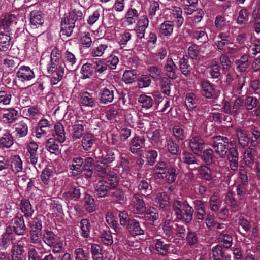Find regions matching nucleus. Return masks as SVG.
<instances>
[{
    "label": "nucleus",
    "mask_w": 260,
    "mask_h": 260,
    "mask_svg": "<svg viewBox=\"0 0 260 260\" xmlns=\"http://www.w3.org/2000/svg\"><path fill=\"white\" fill-rule=\"evenodd\" d=\"M173 209L178 220L186 223H189L192 220L193 209L187 202L182 204L181 202L176 200L173 203Z\"/></svg>",
    "instance_id": "f257e3e1"
},
{
    "label": "nucleus",
    "mask_w": 260,
    "mask_h": 260,
    "mask_svg": "<svg viewBox=\"0 0 260 260\" xmlns=\"http://www.w3.org/2000/svg\"><path fill=\"white\" fill-rule=\"evenodd\" d=\"M83 14L81 11L74 9L70 13L68 17H65L61 22V31L72 32L76 23L83 21Z\"/></svg>",
    "instance_id": "f03ea898"
},
{
    "label": "nucleus",
    "mask_w": 260,
    "mask_h": 260,
    "mask_svg": "<svg viewBox=\"0 0 260 260\" xmlns=\"http://www.w3.org/2000/svg\"><path fill=\"white\" fill-rule=\"evenodd\" d=\"M216 139L217 141L214 142L212 146L220 157H225L228 151L229 139L226 137L221 136H217Z\"/></svg>",
    "instance_id": "7ed1b4c3"
},
{
    "label": "nucleus",
    "mask_w": 260,
    "mask_h": 260,
    "mask_svg": "<svg viewBox=\"0 0 260 260\" xmlns=\"http://www.w3.org/2000/svg\"><path fill=\"white\" fill-rule=\"evenodd\" d=\"M204 142L199 136H193L189 139V146L196 154H199L204 148Z\"/></svg>",
    "instance_id": "20e7f679"
},
{
    "label": "nucleus",
    "mask_w": 260,
    "mask_h": 260,
    "mask_svg": "<svg viewBox=\"0 0 260 260\" xmlns=\"http://www.w3.org/2000/svg\"><path fill=\"white\" fill-rule=\"evenodd\" d=\"M16 24V16L14 14H10L5 17L0 22V31L6 32L13 31V27Z\"/></svg>",
    "instance_id": "39448f33"
},
{
    "label": "nucleus",
    "mask_w": 260,
    "mask_h": 260,
    "mask_svg": "<svg viewBox=\"0 0 260 260\" xmlns=\"http://www.w3.org/2000/svg\"><path fill=\"white\" fill-rule=\"evenodd\" d=\"M94 192L98 198H105L108 196L111 189L108 182L106 181L99 180L94 186Z\"/></svg>",
    "instance_id": "423d86ee"
},
{
    "label": "nucleus",
    "mask_w": 260,
    "mask_h": 260,
    "mask_svg": "<svg viewBox=\"0 0 260 260\" xmlns=\"http://www.w3.org/2000/svg\"><path fill=\"white\" fill-rule=\"evenodd\" d=\"M38 149V145L35 142H31L27 145L26 156L27 158L30 160V162L34 165L38 162L39 157Z\"/></svg>",
    "instance_id": "0eeeda50"
},
{
    "label": "nucleus",
    "mask_w": 260,
    "mask_h": 260,
    "mask_svg": "<svg viewBox=\"0 0 260 260\" xmlns=\"http://www.w3.org/2000/svg\"><path fill=\"white\" fill-rule=\"evenodd\" d=\"M84 160L81 157H75L72 159L69 165V169L71 171V175L74 177L79 175L83 170Z\"/></svg>",
    "instance_id": "6e6552de"
},
{
    "label": "nucleus",
    "mask_w": 260,
    "mask_h": 260,
    "mask_svg": "<svg viewBox=\"0 0 260 260\" xmlns=\"http://www.w3.org/2000/svg\"><path fill=\"white\" fill-rule=\"evenodd\" d=\"M133 209L134 213L137 214H143L145 210V203L143 201L142 197L136 193L134 196L133 199Z\"/></svg>",
    "instance_id": "1a4fd4ad"
},
{
    "label": "nucleus",
    "mask_w": 260,
    "mask_h": 260,
    "mask_svg": "<svg viewBox=\"0 0 260 260\" xmlns=\"http://www.w3.org/2000/svg\"><path fill=\"white\" fill-rule=\"evenodd\" d=\"M16 75L22 82L30 81L35 77L34 72L28 66L21 67L17 71Z\"/></svg>",
    "instance_id": "9d476101"
},
{
    "label": "nucleus",
    "mask_w": 260,
    "mask_h": 260,
    "mask_svg": "<svg viewBox=\"0 0 260 260\" xmlns=\"http://www.w3.org/2000/svg\"><path fill=\"white\" fill-rule=\"evenodd\" d=\"M144 145V140L137 136L133 137L129 143V151L133 154H138L141 151Z\"/></svg>",
    "instance_id": "9b49d317"
},
{
    "label": "nucleus",
    "mask_w": 260,
    "mask_h": 260,
    "mask_svg": "<svg viewBox=\"0 0 260 260\" xmlns=\"http://www.w3.org/2000/svg\"><path fill=\"white\" fill-rule=\"evenodd\" d=\"M165 71L166 75L172 79H175L177 77L176 72L177 68L171 58H168L165 64Z\"/></svg>",
    "instance_id": "f8f14e48"
},
{
    "label": "nucleus",
    "mask_w": 260,
    "mask_h": 260,
    "mask_svg": "<svg viewBox=\"0 0 260 260\" xmlns=\"http://www.w3.org/2000/svg\"><path fill=\"white\" fill-rule=\"evenodd\" d=\"M80 102L85 107H93L96 106V101L93 95L88 92L81 94Z\"/></svg>",
    "instance_id": "ddd939ff"
},
{
    "label": "nucleus",
    "mask_w": 260,
    "mask_h": 260,
    "mask_svg": "<svg viewBox=\"0 0 260 260\" xmlns=\"http://www.w3.org/2000/svg\"><path fill=\"white\" fill-rule=\"evenodd\" d=\"M95 137L93 134L87 133L82 137L81 145L85 151H89L95 144Z\"/></svg>",
    "instance_id": "4468645a"
},
{
    "label": "nucleus",
    "mask_w": 260,
    "mask_h": 260,
    "mask_svg": "<svg viewBox=\"0 0 260 260\" xmlns=\"http://www.w3.org/2000/svg\"><path fill=\"white\" fill-rule=\"evenodd\" d=\"M13 228L17 235L24 234L26 228L22 216H17L13 219Z\"/></svg>",
    "instance_id": "2eb2a0df"
},
{
    "label": "nucleus",
    "mask_w": 260,
    "mask_h": 260,
    "mask_svg": "<svg viewBox=\"0 0 260 260\" xmlns=\"http://www.w3.org/2000/svg\"><path fill=\"white\" fill-rule=\"evenodd\" d=\"M113 99V90H110L106 88L101 90L99 99V101L101 103L107 104L112 102Z\"/></svg>",
    "instance_id": "dca6fc26"
},
{
    "label": "nucleus",
    "mask_w": 260,
    "mask_h": 260,
    "mask_svg": "<svg viewBox=\"0 0 260 260\" xmlns=\"http://www.w3.org/2000/svg\"><path fill=\"white\" fill-rule=\"evenodd\" d=\"M55 133L54 137L60 143H63L66 140L65 132L63 125L60 123H56L54 126Z\"/></svg>",
    "instance_id": "f3484780"
},
{
    "label": "nucleus",
    "mask_w": 260,
    "mask_h": 260,
    "mask_svg": "<svg viewBox=\"0 0 260 260\" xmlns=\"http://www.w3.org/2000/svg\"><path fill=\"white\" fill-rule=\"evenodd\" d=\"M201 86L202 95L208 99L212 98L214 94V89L212 84L207 81H202Z\"/></svg>",
    "instance_id": "a211bd4d"
},
{
    "label": "nucleus",
    "mask_w": 260,
    "mask_h": 260,
    "mask_svg": "<svg viewBox=\"0 0 260 260\" xmlns=\"http://www.w3.org/2000/svg\"><path fill=\"white\" fill-rule=\"evenodd\" d=\"M64 68L61 66H58V70L49 73L51 74L50 82L52 85H55L61 80L64 75Z\"/></svg>",
    "instance_id": "6ab92c4d"
},
{
    "label": "nucleus",
    "mask_w": 260,
    "mask_h": 260,
    "mask_svg": "<svg viewBox=\"0 0 260 260\" xmlns=\"http://www.w3.org/2000/svg\"><path fill=\"white\" fill-rule=\"evenodd\" d=\"M180 69L182 74L186 77H189L191 74V68L188 64V57L183 56L179 60Z\"/></svg>",
    "instance_id": "aec40b11"
},
{
    "label": "nucleus",
    "mask_w": 260,
    "mask_h": 260,
    "mask_svg": "<svg viewBox=\"0 0 260 260\" xmlns=\"http://www.w3.org/2000/svg\"><path fill=\"white\" fill-rule=\"evenodd\" d=\"M147 72L150 77H151L154 81H157L160 80L162 72L161 69L156 66H148L147 69Z\"/></svg>",
    "instance_id": "412c9836"
},
{
    "label": "nucleus",
    "mask_w": 260,
    "mask_h": 260,
    "mask_svg": "<svg viewBox=\"0 0 260 260\" xmlns=\"http://www.w3.org/2000/svg\"><path fill=\"white\" fill-rule=\"evenodd\" d=\"M255 150L251 148H247L244 153V160L245 165L251 168L254 163Z\"/></svg>",
    "instance_id": "4be33fe9"
},
{
    "label": "nucleus",
    "mask_w": 260,
    "mask_h": 260,
    "mask_svg": "<svg viewBox=\"0 0 260 260\" xmlns=\"http://www.w3.org/2000/svg\"><path fill=\"white\" fill-rule=\"evenodd\" d=\"M30 22L32 27L37 28L43 24L44 20L40 12L32 11L30 13Z\"/></svg>",
    "instance_id": "5701e85b"
},
{
    "label": "nucleus",
    "mask_w": 260,
    "mask_h": 260,
    "mask_svg": "<svg viewBox=\"0 0 260 260\" xmlns=\"http://www.w3.org/2000/svg\"><path fill=\"white\" fill-rule=\"evenodd\" d=\"M155 202L162 209H167L170 205L169 197L165 192L158 193L155 198Z\"/></svg>",
    "instance_id": "b1692460"
},
{
    "label": "nucleus",
    "mask_w": 260,
    "mask_h": 260,
    "mask_svg": "<svg viewBox=\"0 0 260 260\" xmlns=\"http://www.w3.org/2000/svg\"><path fill=\"white\" fill-rule=\"evenodd\" d=\"M80 228L81 231V236L84 238H89L91 230V224L89 221L87 219H82L80 222Z\"/></svg>",
    "instance_id": "393cba45"
},
{
    "label": "nucleus",
    "mask_w": 260,
    "mask_h": 260,
    "mask_svg": "<svg viewBox=\"0 0 260 260\" xmlns=\"http://www.w3.org/2000/svg\"><path fill=\"white\" fill-rule=\"evenodd\" d=\"M127 228L134 235H141L144 234V231L140 227L139 222L135 219L131 220Z\"/></svg>",
    "instance_id": "a878e982"
},
{
    "label": "nucleus",
    "mask_w": 260,
    "mask_h": 260,
    "mask_svg": "<svg viewBox=\"0 0 260 260\" xmlns=\"http://www.w3.org/2000/svg\"><path fill=\"white\" fill-rule=\"evenodd\" d=\"M236 133L239 144L243 147L247 146L249 144V139L245 131L241 128H237Z\"/></svg>",
    "instance_id": "bb28decb"
},
{
    "label": "nucleus",
    "mask_w": 260,
    "mask_h": 260,
    "mask_svg": "<svg viewBox=\"0 0 260 260\" xmlns=\"http://www.w3.org/2000/svg\"><path fill=\"white\" fill-rule=\"evenodd\" d=\"M20 208L22 212L27 217L31 216L34 211L30 202L27 199L21 200Z\"/></svg>",
    "instance_id": "cd10ccee"
},
{
    "label": "nucleus",
    "mask_w": 260,
    "mask_h": 260,
    "mask_svg": "<svg viewBox=\"0 0 260 260\" xmlns=\"http://www.w3.org/2000/svg\"><path fill=\"white\" fill-rule=\"evenodd\" d=\"M84 200L85 202V209L88 212L92 213L95 211L96 205L94 199L92 196L88 193H85Z\"/></svg>",
    "instance_id": "c85d7f7f"
},
{
    "label": "nucleus",
    "mask_w": 260,
    "mask_h": 260,
    "mask_svg": "<svg viewBox=\"0 0 260 260\" xmlns=\"http://www.w3.org/2000/svg\"><path fill=\"white\" fill-rule=\"evenodd\" d=\"M46 148L50 153L56 155H58L60 152L59 145L53 138L48 139L46 143Z\"/></svg>",
    "instance_id": "c756f323"
},
{
    "label": "nucleus",
    "mask_w": 260,
    "mask_h": 260,
    "mask_svg": "<svg viewBox=\"0 0 260 260\" xmlns=\"http://www.w3.org/2000/svg\"><path fill=\"white\" fill-rule=\"evenodd\" d=\"M199 171L201 176L204 179L208 181L216 180V176L213 175L212 171L207 167L201 166L199 168Z\"/></svg>",
    "instance_id": "7c9ffc66"
},
{
    "label": "nucleus",
    "mask_w": 260,
    "mask_h": 260,
    "mask_svg": "<svg viewBox=\"0 0 260 260\" xmlns=\"http://www.w3.org/2000/svg\"><path fill=\"white\" fill-rule=\"evenodd\" d=\"M18 112L14 109L7 110L3 114L2 119L6 123H9L13 122L17 118Z\"/></svg>",
    "instance_id": "2f4dec72"
},
{
    "label": "nucleus",
    "mask_w": 260,
    "mask_h": 260,
    "mask_svg": "<svg viewBox=\"0 0 260 260\" xmlns=\"http://www.w3.org/2000/svg\"><path fill=\"white\" fill-rule=\"evenodd\" d=\"M168 167L167 164L164 161L158 162L154 168L155 173L156 176L158 179L164 178V174H165Z\"/></svg>",
    "instance_id": "473e14b6"
},
{
    "label": "nucleus",
    "mask_w": 260,
    "mask_h": 260,
    "mask_svg": "<svg viewBox=\"0 0 260 260\" xmlns=\"http://www.w3.org/2000/svg\"><path fill=\"white\" fill-rule=\"evenodd\" d=\"M164 174L165 175L163 178L168 183H172L175 181L177 177L176 168L173 167H170L167 170L165 174Z\"/></svg>",
    "instance_id": "72a5a7b5"
},
{
    "label": "nucleus",
    "mask_w": 260,
    "mask_h": 260,
    "mask_svg": "<svg viewBox=\"0 0 260 260\" xmlns=\"http://www.w3.org/2000/svg\"><path fill=\"white\" fill-rule=\"evenodd\" d=\"M237 69L241 72H244L249 66L248 57L247 55H243L240 59L236 60Z\"/></svg>",
    "instance_id": "f704fd0d"
},
{
    "label": "nucleus",
    "mask_w": 260,
    "mask_h": 260,
    "mask_svg": "<svg viewBox=\"0 0 260 260\" xmlns=\"http://www.w3.org/2000/svg\"><path fill=\"white\" fill-rule=\"evenodd\" d=\"M138 102L142 108L149 109L153 105V100L150 96L141 95L138 98Z\"/></svg>",
    "instance_id": "c9c22d12"
},
{
    "label": "nucleus",
    "mask_w": 260,
    "mask_h": 260,
    "mask_svg": "<svg viewBox=\"0 0 260 260\" xmlns=\"http://www.w3.org/2000/svg\"><path fill=\"white\" fill-rule=\"evenodd\" d=\"M221 204V201L218 195L214 194L211 197L209 200V205L212 211H218L220 207Z\"/></svg>",
    "instance_id": "e433bc0d"
},
{
    "label": "nucleus",
    "mask_w": 260,
    "mask_h": 260,
    "mask_svg": "<svg viewBox=\"0 0 260 260\" xmlns=\"http://www.w3.org/2000/svg\"><path fill=\"white\" fill-rule=\"evenodd\" d=\"M138 16V11L135 9H129L126 13L124 23L128 25L134 23Z\"/></svg>",
    "instance_id": "4c0bfd02"
},
{
    "label": "nucleus",
    "mask_w": 260,
    "mask_h": 260,
    "mask_svg": "<svg viewBox=\"0 0 260 260\" xmlns=\"http://www.w3.org/2000/svg\"><path fill=\"white\" fill-rule=\"evenodd\" d=\"M13 239V234L9 233L7 229L6 232L2 235L0 246L3 248L6 249L12 243Z\"/></svg>",
    "instance_id": "58836bf2"
},
{
    "label": "nucleus",
    "mask_w": 260,
    "mask_h": 260,
    "mask_svg": "<svg viewBox=\"0 0 260 260\" xmlns=\"http://www.w3.org/2000/svg\"><path fill=\"white\" fill-rule=\"evenodd\" d=\"M10 37L7 34H0V51L7 50L10 46Z\"/></svg>",
    "instance_id": "ea45409f"
},
{
    "label": "nucleus",
    "mask_w": 260,
    "mask_h": 260,
    "mask_svg": "<svg viewBox=\"0 0 260 260\" xmlns=\"http://www.w3.org/2000/svg\"><path fill=\"white\" fill-rule=\"evenodd\" d=\"M11 166L12 171L15 173L20 172L22 171V161L18 155L13 157L11 161Z\"/></svg>",
    "instance_id": "a19ab883"
},
{
    "label": "nucleus",
    "mask_w": 260,
    "mask_h": 260,
    "mask_svg": "<svg viewBox=\"0 0 260 260\" xmlns=\"http://www.w3.org/2000/svg\"><path fill=\"white\" fill-rule=\"evenodd\" d=\"M256 32H260V12L258 9H255L252 15L251 20Z\"/></svg>",
    "instance_id": "79ce46f5"
},
{
    "label": "nucleus",
    "mask_w": 260,
    "mask_h": 260,
    "mask_svg": "<svg viewBox=\"0 0 260 260\" xmlns=\"http://www.w3.org/2000/svg\"><path fill=\"white\" fill-rule=\"evenodd\" d=\"M72 131L74 140L80 139L83 134L84 125L82 124H75L72 126Z\"/></svg>",
    "instance_id": "37998d69"
},
{
    "label": "nucleus",
    "mask_w": 260,
    "mask_h": 260,
    "mask_svg": "<svg viewBox=\"0 0 260 260\" xmlns=\"http://www.w3.org/2000/svg\"><path fill=\"white\" fill-rule=\"evenodd\" d=\"M155 249L158 253L165 255L168 252L170 245L165 243L160 239H157L155 242Z\"/></svg>",
    "instance_id": "c03bdc74"
},
{
    "label": "nucleus",
    "mask_w": 260,
    "mask_h": 260,
    "mask_svg": "<svg viewBox=\"0 0 260 260\" xmlns=\"http://www.w3.org/2000/svg\"><path fill=\"white\" fill-rule=\"evenodd\" d=\"M172 85L171 81L166 77H162L160 79V86L162 92L169 95L170 93V86Z\"/></svg>",
    "instance_id": "a18cd8bd"
},
{
    "label": "nucleus",
    "mask_w": 260,
    "mask_h": 260,
    "mask_svg": "<svg viewBox=\"0 0 260 260\" xmlns=\"http://www.w3.org/2000/svg\"><path fill=\"white\" fill-rule=\"evenodd\" d=\"M173 17L176 19V23L178 26H181L184 22V18L182 17V9L180 7H175L172 11Z\"/></svg>",
    "instance_id": "49530a36"
},
{
    "label": "nucleus",
    "mask_w": 260,
    "mask_h": 260,
    "mask_svg": "<svg viewBox=\"0 0 260 260\" xmlns=\"http://www.w3.org/2000/svg\"><path fill=\"white\" fill-rule=\"evenodd\" d=\"M229 159L230 163V167L232 170H236L238 164V153L235 149L231 150V154H229Z\"/></svg>",
    "instance_id": "de8ad7c7"
},
{
    "label": "nucleus",
    "mask_w": 260,
    "mask_h": 260,
    "mask_svg": "<svg viewBox=\"0 0 260 260\" xmlns=\"http://www.w3.org/2000/svg\"><path fill=\"white\" fill-rule=\"evenodd\" d=\"M41 232H31V242L36 244L35 247L38 249H41L42 247L41 242Z\"/></svg>",
    "instance_id": "09e8293b"
},
{
    "label": "nucleus",
    "mask_w": 260,
    "mask_h": 260,
    "mask_svg": "<svg viewBox=\"0 0 260 260\" xmlns=\"http://www.w3.org/2000/svg\"><path fill=\"white\" fill-rule=\"evenodd\" d=\"M24 252V249H20L19 247L13 246L11 249L12 260H22Z\"/></svg>",
    "instance_id": "8fccbe9b"
},
{
    "label": "nucleus",
    "mask_w": 260,
    "mask_h": 260,
    "mask_svg": "<svg viewBox=\"0 0 260 260\" xmlns=\"http://www.w3.org/2000/svg\"><path fill=\"white\" fill-rule=\"evenodd\" d=\"M157 210L152 207H149L146 211L145 217L150 222H154L158 218Z\"/></svg>",
    "instance_id": "3c124183"
},
{
    "label": "nucleus",
    "mask_w": 260,
    "mask_h": 260,
    "mask_svg": "<svg viewBox=\"0 0 260 260\" xmlns=\"http://www.w3.org/2000/svg\"><path fill=\"white\" fill-rule=\"evenodd\" d=\"M13 144V137L11 135L8 133H5L0 139V146L2 147L10 148Z\"/></svg>",
    "instance_id": "603ef678"
},
{
    "label": "nucleus",
    "mask_w": 260,
    "mask_h": 260,
    "mask_svg": "<svg viewBox=\"0 0 260 260\" xmlns=\"http://www.w3.org/2000/svg\"><path fill=\"white\" fill-rule=\"evenodd\" d=\"M196 96L193 93L187 94L185 98V104L190 111H192L196 106Z\"/></svg>",
    "instance_id": "864d4df0"
},
{
    "label": "nucleus",
    "mask_w": 260,
    "mask_h": 260,
    "mask_svg": "<svg viewBox=\"0 0 260 260\" xmlns=\"http://www.w3.org/2000/svg\"><path fill=\"white\" fill-rule=\"evenodd\" d=\"M218 239L219 242L226 248H230L232 245L233 238L229 234H221Z\"/></svg>",
    "instance_id": "5fc2aeb1"
},
{
    "label": "nucleus",
    "mask_w": 260,
    "mask_h": 260,
    "mask_svg": "<svg viewBox=\"0 0 260 260\" xmlns=\"http://www.w3.org/2000/svg\"><path fill=\"white\" fill-rule=\"evenodd\" d=\"M104 13V9L102 7H99L92 14L89 16L87 22L90 25H92L99 19L101 14Z\"/></svg>",
    "instance_id": "6e6d98bb"
},
{
    "label": "nucleus",
    "mask_w": 260,
    "mask_h": 260,
    "mask_svg": "<svg viewBox=\"0 0 260 260\" xmlns=\"http://www.w3.org/2000/svg\"><path fill=\"white\" fill-rule=\"evenodd\" d=\"M108 65L104 60L99 59L93 62V68L94 71L99 74H102L106 71Z\"/></svg>",
    "instance_id": "4d7b16f0"
},
{
    "label": "nucleus",
    "mask_w": 260,
    "mask_h": 260,
    "mask_svg": "<svg viewBox=\"0 0 260 260\" xmlns=\"http://www.w3.org/2000/svg\"><path fill=\"white\" fill-rule=\"evenodd\" d=\"M44 242L49 246H52L55 241L54 234L48 230H45L43 237Z\"/></svg>",
    "instance_id": "13d9d810"
},
{
    "label": "nucleus",
    "mask_w": 260,
    "mask_h": 260,
    "mask_svg": "<svg viewBox=\"0 0 260 260\" xmlns=\"http://www.w3.org/2000/svg\"><path fill=\"white\" fill-rule=\"evenodd\" d=\"M93 66L88 63L83 64L81 68V73L83 76L84 79L89 78L93 73Z\"/></svg>",
    "instance_id": "bf43d9fd"
},
{
    "label": "nucleus",
    "mask_w": 260,
    "mask_h": 260,
    "mask_svg": "<svg viewBox=\"0 0 260 260\" xmlns=\"http://www.w3.org/2000/svg\"><path fill=\"white\" fill-rule=\"evenodd\" d=\"M27 115L31 119H38L42 115L41 110L36 106H32L27 110Z\"/></svg>",
    "instance_id": "052dcab7"
},
{
    "label": "nucleus",
    "mask_w": 260,
    "mask_h": 260,
    "mask_svg": "<svg viewBox=\"0 0 260 260\" xmlns=\"http://www.w3.org/2000/svg\"><path fill=\"white\" fill-rule=\"evenodd\" d=\"M17 136L22 137L26 136L28 132V127L26 123L23 122H19L16 128Z\"/></svg>",
    "instance_id": "680f3d73"
},
{
    "label": "nucleus",
    "mask_w": 260,
    "mask_h": 260,
    "mask_svg": "<svg viewBox=\"0 0 260 260\" xmlns=\"http://www.w3.org/2000/svg\"><path fill=\"white\" fill-rule=\"evenodd\" d=\"M148 19L146 15L141 17L137 23L138 30L141 32L145 31L148 25Z\"/></svg>",
    "instance_id": "e2e57ef3"
},
{
    "label": "nucleus",
    "mask_w": 260,
    "mask_h": 260,
    "mask_svg": "<svg viewBox=\"0 0 260 260\" xmlns=\"http://www.w3.org/2000/svg\"><path fill=\"white\" fill-rule=\"evenodd\" d=\"M52 175V171L49 168H45L42 172L41 179L42 183L48 185L50 182V178Z\"/></svg>",
    "instance_id": "0e129e2a"
},
{
    "label": "nucleus",
    "mask_w": 260,
    "mask_h": 260,
    "mask_svg": "<svg viewBox=\"0 0 260 260\" xmlns=\"http://www.w3.org/2000/svg\"><path fill=\"white\" fill-rule=\"evenodd\" d=\"M222 248L220 246L217 245L212 249L211 257L213 260H222Z\"/></svg>",
    "instance_id": "69168bd1"
},
{
    "label": "nucleus",
    "mask_w": 260,
    "mask_h": 260,
    "mask_svg": "<svg viewBox=\"0 0 260 260\" xmlns=\"http://www.w3.org/2000/svg\"><path fill=\"white\" fill-rule=\"evenodd\" d=\"M151 83L150 77L146 75H142L138 79V84L140 88L148 87Z\"/></svg>",
    "instance_id": "338daca9"
},
{
    "label": "nucleus",
    "mask_w": 260,
    "mask_h": 260,
    "mask_svg": "<svg viewBox=\"0 0 260 260\" xmlns=\"http://www.w3.org/2000/svg\"><path fill=\"white\" fill-rule=\"evenodd\" d=\"M258 104V100L253 96H247L245 100V106L248 110H251Z\"/></svg>",
    "instance_id": "774afa93"
}]
</instances>
